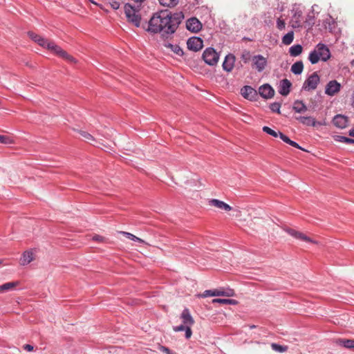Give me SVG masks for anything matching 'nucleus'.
<instances>
[{"label": "nucleus", "mask_w": 354, "mask_h": 354, "mask_svg": "<svg viewBox=\"0 0 354 354\" xmlns=\"http://www.w3.org/2000/svg\"><path fill=\"white\" fill-rule=\"evenodd\" d=\"M28 36L35 42H37L38 39L41 37L33 32H28Z\"/></svg>", "instance_id": "49530a36"}, {"label": "nucleus", "mask_w": 354, "mask_h": 354, "mask_svg": "<svg viewBox=\"0 0 354 354\" xmlns=\"http://www.w3.org/2000/svg\"><path fill=\"white\" fill-rule=\"evenodd\" d=\"M102 239V237L99 235H95L93 236V240L101 241Z\"/></svg>", "instance_id": "3c124183"}, {"label": "nucleus", "mask_w": 354, "mask_h": 354, "mask_svg": "<svg viewBox=\"0 0 354 354\" xmlns=\"http://www.w3.org/2000/svg\"><path fill=\"white\" fill-rule=\"evenodd\" d=\"M281 104L279 102H273L270 105V109L272 112L280 113Z\"/></svg>", "instance_id": "e433bc0d"}, {"label": "nucleus", "mask_w": 354, "mask_h": 354, "mask_svg": "<svg viewBox=\"0 0 354 354\" xmlns=\"http://www.w3.org/2000/svg\"><path fill=\"white\" fill-rule=\"evenodd\" d=\"M292 18L290 20L291 26L293 28H297L301 26L302 11L299 8H292L291 10Z\"/></svg>", "instance_id": "6e6552de"}, {"label": "nucleus", "mask_w": 354, "mask_h": 354, "mask_svg": "<svg viewBox=\"0 0 354 354\" xmlns=\"http://www.w3.org/2000/svg\"><path fill=\"white\" fill-rule=\"evenodd\" d=\"M186 27L192 32H197L202 28V24L197 18L192 17L187 21Z\"/></svg>", "instance_id": "4468645a"}, {"label": "nucleus", "mask_w": 354, "mask_h": 354, "mask_svg": "<svg viewBox=\"0 0 354 354\" xmlns=\"http://www.w3.org/2000/svg\"><path fill=\"white\" fill-rule=\"evenodd\" d=\"M14 142L13 140L7 136L0 135V143L5 145H11Z\"/></svg>", "instance_id": "473e14b6"}, {"label": "nucleus", "mask_w": 354, "mask_h": 354, "mask_svg": "<svg viewBox=\"0 0 354 354\" xmlns=\"http://www.w3.org/2000/svg\"><path fill=\"white\" fill-rule=\"evenodd\" d=\"M241 58L242 61L245 64H246V63L249 62L252 57V55H251V54H250V53L249 51H244L242 53Z\"/></svg>", "instance_id": "f704fd0d"}, {"label": "nucleus", "mask_w": 354, "mask_h": 354, "mask_svg": "<svg viewBox=\"0 0 354 354\" xmlns=\"http://www.w3.org/2000/svg\"><path fill=\"white\" fill-rule=\"evenodd\" d=\"M346 144H354V139L348 138Z\"/></svg>", "instance_id": "5fc2aeb1"}, {"label": "nucleus", "mask_w": 354, "mask_h": 354, "mask_svg": "<svg viewBox=\"0 0 354 354\" xmlns=\"http://www.w3.org/2000/svg\"><path fill=\"white\" fill-rule=\"evenodd\" d=\"M348 138L343 136H336L335 137V140L340 142L347 143Z\"/></svg>", "instance_id": "a19ab883"}, {"label": "nucleus", "mask_w": 354, "mask_h": 354, "mask_svg": "<svg viewBox=\"0 0 354 354\" xmlns=\"http://www.w3.org/2000/svg\"><path fill=\"white\" fill-rule=\"evenodd\" d=\"M294 39V32L290 31L282 37V43L285 45H290Z\"/></svg>", "instance_id": "cd10ccee"}, {"label": "nucleus", "mask_w": 354, "mask_h": 354, "mask_svg": "<svg viewBox=\"0 0 354 354\" xmlns=\"http://www.w3.org/2000/svg\"><path fill=\"white\" fill-rule=\"evenodd\" d=\"M271 348L273 351L279 353H283L287 350V346H281L276 343H272Z\"/></svg>", "instance_id": "2f4dec72"}, {"label": "nucleus", "mask_w": 354, "mask_h": 354, "mask_svg": "<svg viewBox=\"0 0 354 354\" xmlns=\"http://www.w3.org/2000/svg\"><path fill=\"white\" fill-rule=\"evenodd\" d=\"M159 3L164 6L174 7L176 6L179 0H158Z\"/></svg>", "instance_id": "7c9ffc66"}, {"label": "nucleus", "mask_w": 354, "mask_h": 354, "mask_svg": "<svg viewBox=\"0 0 354 354\" xmlns=\"http://www.w3.org/2000/svg\"><path fill=\"white\" fill-rule=\"evenodd\" d=\"M351 106L354 107V90L351 96Z\"/></svg>", "instance_id": "864d4df0"}, {"label": "nucleus", "mask_w": 354, "mask_h": 354, "mask_svg": "<svg viewBox=\"0 0 354 354\" xmlns=\"http://www.w3.org/2000/svg\"><path fill=\"white\" fill-rule=\"evenodd\" d=\"M263 131L274 138H277L279 136V132L275 131L274 130L272 129L271 128L267 126L263 127Z\"/></svg>", "instance_id": "72a5a7b5"}, {"label": "nucleus", "mask_w": 354, "mask_h": 354, "mask_svg": "<svg viewBox=\"0 0 354 354\" xmlns=\"http://www.w3.org/2000/svg\"><path fill=\"white\" fill-rule=\"evenodd\" d=\"M303 50V47L300 44H295L289 48V53L292 57H297L299 55Z\"/></svg>", "instance_id": "a878e982"}, {"label": "nucleus", "mask_w": 354, "mask_h": 354, "mask_svg": "<svg viewBox=\"0 0 354 354\" xmlns=\"http://www.w3.org/2000/svg\"><path fill=\"white\" fill-rule=\"evenodd\" d=\"M136 3H141L142 2H143L145 0H133Z\"/></svg>", "instance_id": "6e6d98bb"}, {"label": "nucleus", "mask_w": 354, "mask_h": 354, "mask_svg": "<svg viewBox=\"0 0 354 354\" xmlns=\"http://www.w3.org/2000/svg\"><path fill=\"white\" fill-rule=\"evenodd\" d=\"M235 62V56L232 54H228L225 56L223 62V68L227 72H230L234 68Z\"/></svg>", "instance_id": "f3484780"}, {"label": "nucleus", "mask_w": 354, "mask_h": 354, "mask_svg": "<svg viewBox=\"0 0 354 354\" xmlns=\"http://www.w3.org/2000/svg\"><path fill=\"white\" fill-rule=\"evenodd\" d=\"M234 295V292L232 289H228L227 291L223 290V295L222 296L232 297Z\"/></svg>", "instance_id": "de8ad7c7"}, {"label": "nucleus", "mask_w": 354, "mask_h": 354, "mask_svg": "<svg viewBox=\"0 0 354 354\" xmlns=\"http://www.w3.org/2000/svg\"><path fill=\"white\" fill-rule=\"evenodd\" d=\"M296 120L301 122L302 124L308 127H316L317 125H323L324 124L321 122H317L315 119L311 116H299L296 117Z\"/></svg>", "instance_id": "f8f14e48"}, {"label": "nucleus", "mask_w": 354, "mask_h": 354, "mask_svg": "<svg viewBox=\"0 0 354 354\" xmlns=\"http://www.w3.org/2000/svg\"><path fill=\"white\" fill-rule=\"evenodd\" d=\"M276 26L279 30H283L286 26L285 21L281 18H278L277 19Z\"/></svg>", "instance_id": "4c0bfd02"}, {"label": "nucleus", "mask_w": 354, "mask_h": 354, "mask_svg": "<svg viewBox=\"0 0 354 354\" xmlns=\"http://www.w3.org/2000/svg\"><path fill=\"white\" fill-rule=\"evenodd\" d=\"M183 324L187 326H192L194 323V319L192 318L188 308H185L180 315Z\"/></svg>", "instance_id": "aec40b11"}, {"label": "nucleus", "mask_w": 354, "mask_h": 354, "mask_svg": "<svg viewBox=\"0 0 354 354\" xmlns=\"http://www.w3.org/2000/svg\"><path fill=\"white\" fill-rule=\"evenodd\" d=\"M167 46L178 56H182L184 53L183 49L177 44H169Z\"/></svg>", "instance_id": "c756f323"}, {"label": "nucleus", "mask_w": 354, "mask_h": 354, "mask_svg": "<svg viewBox=\"0 0 354 354\" xmlns=\"http://www.w3.org/2000/svg\"><path fill=\"white\" fill-rule=\"evenodd\" d=\"M202 58L207 64L209 66H215L218 62L219 54L214 48L209 47L204 50L202 55Z\"/></svg>", "instance_id": "39448f33"}, {"label": "nucleus", "mask_w": 354, "mask_h": 354, "mask_svg": "<svg viewBox=\"0 0 354 354\" xmlns=\"http://www.w3.org/2000/svg\"><path fill=\"white\" fill-rule=\"evenodd\" d=\"M253 66L257 68L259 72L263 71L267 64L266 59L261 55H254L252 58Z\"/></svg>", "instance_id": "9b49d317"}, {"label": "nucleus", "mask_w": 354, "mask_h": 354, "mask_svg": "<svg viewBox=\"0 0 354 354\" xmlns=\"http://www.w3.org/2000/svg\"><path fill=\"white\" fill-rule=\"evenodd\" d=\"M335 342L337 345L346 348L354 349V339H353L339 338L336 339Z\"/></svg>", "instance_id": "412c9836"}, {"label": "nucleus", "mask_w": 354, "mask_h": 354, "mask_svg": "<svg viewBox=\"0 0 354 354\" xmlns=\"http://www.w3.org/2000/svg\"><path fill=\"white\" fill-rule=\"evenodd\" d=\"M212 302L223 305H236L237 304V301L232 299H214Z\"/></svg>", "instance_id": "bb28decb"}, {"label": "nucleus", "mask_w": 354, "mask_h": 354, "mask_svg": "<svg viewBox=\"0 0 354 354\" xmlns=\"http://www.w3.org/2000/svg\"><path fill=\"white\" fill-rule=\"evenodd\" d=\"M292 109L296 113H302L307 111V106L303 101L297 100L294 102Z\"/></svg>", "instance_id": "5701e85b"}, {"label": "nucleus", "mask_w": 354, "mask_h": 354, "mask_svg": "<svg viewBox=\"0 0 354 354\" xmlns=\"http://www.w3.org/2000/svg\"><path fill=\"white\" fill-rule=\"evenodd\" d=\"M184 15L182 12L171 14L169 10H161L155 13L149 21L147 30L149 32H160L163 36L174 33Z\"/></svg>", "instance_id": "f257e3e1"}, {"label": "nucleus", "mask_w": 354, "mask_h": 354, "mask_svg": "<svg viewBox=\"0 0 354 354\" xmlns=\"http://www.w3.org/2000/svg\"><path fill=\"white\" fill-rule=\"evenodd\" d=\"M37 43L43 47H45L48 48V50L54 52L56 55L59 56L60 57H62L63 59L70 62H74L75 59L68 55L65 50L62 49L61 47L56 45L53 41H50L45 38L40 37Z\"/></svg>", "instance_id": "7ed1b4c3"}, {"label": "nucleus", "mask_w": 354, "mask_h": 354, "mask_svg": "<svg viewBox=\"0 0 354 354\" xmlns=\"http://www.w3.org/2000/svg\"><path fill=\"white\" fill-rule=\"evenodd\" d=\"M255 328H256V326H255V325H251V326H250V329Z\"/></svg>", "instance_id": "4d7b16f0"}, {"label": "nucleus", "mask_w": 354, "mask_h": 354, "mask_svg": "<svg viewBox=\"0 0 354 354\" xmlns=\"http://www.w3.org/2000/svg\"><path fill=\"white\" fill-rule=\"evenodd\" d=\"M80 133L82 136V138H84L86 141H91V140H94L92 135H91L90 133H88L86 131H80Z\"/></svg>", "instance_id": "58836bf2"}, {"label": "nucleus", "mask_w": 354, "mask_h": 354, "mask_svg": "<svg viewBox=\"0 0 354 354\" xmlns=\"http://www.w3.org/2000/svg\"><path fill=\"white\" fill-rule=\"evenodd\" d=\"M127 238H129V239L132 240V241H137V242H139V243H142L143 242V240L137 237L136 236L129 233V232H122Z\"/></svg>", "instance_id": "c9c22d12"}, {"label": "nucleus", "mask_w": 354, "mask_h": 354, "mask_svg": "<svg viewBox=\"0 0 354 354\" xmlns=\"http://www.w3.org/2000/svg\"><path fill=\"white\" fill-rule=\"evenodd\" d=\"M292 83L287 79L282 80L278 87V92L283 96H287L290 91Z\"/></svg>", "instance_id": "dca6fc26"}, {"label": "nucleus", "mask_w": 354, "mask_h": 354, "mask_svg": "<svg viewBox=\"0 0 354 354\" xmlns=\"http://www.w3.org/2000/svg\"><path fill=\"white\" fill-rule=\"evenodd\" d=\"M209 204L210 205L214 206L220 209L225 210L226 212H229L232 209V207L225 202L220 201L218 199H212L209 201Z\"/></svg>", "instance_id": "6ab92c4d"}, {"label": "nucleus", "mask_w": 354, "mask_h": 354, "mask_svg": "<svg viewBox=\"0 0 354 354\" xmlns=\"http://www.w3.org/2000/svg\"><path fill=\"white\" fill-rule=\"evenodd\" d=\"M186 328H187V325H185L183 324H181L180 326H174V330L176 331V332L185 331V330Z\"/></svg>", "instance_id": "c03bdc74"}, {"label": "nucleus", "mask_w": 354, "mask_h": 354, "mask_svg": "<svg viewBox=\"0 0 354 354\" xmlns=\"http://www.w3.org/2000/svg\"><path fill=\"white\" fill-rule=\"evenodd\" d=\"M241 93L242 96L248 100H252L257 95V91L250 86H244L241 90Z\"/></svg>", "instance_id": "a211bd4d"}, {"label": "nucleus", "mask_w": 354, "mask_h": 354, "mask_svg": "<svg viewBox=\"0 0 354 354\" xmlns=\"http://www.w3.org/2000/svg\"><path fill=\"white\" fill-rule=\"evenodd\" d=\"M158 349L163 352V353H165L166 354H177L176 353L171 351L169 348L165 346H162V345H159L158 346Z\"/></svg>", "instance_id": "ea45409f"}, {"label": "nucleus", "mask_w": 354, "mask_h": 354, "mask_svg": "<svg viewBox=\"0 0 354 354\" xmlns=\"http://www.w3.org/2000/svg\"><path fill=\"white\" fill-rule=\"evenodd\" d=\"M109 4H110L111 7L113 10H118L120 8V3L118 1H115V0H111L109 2Z\"/></svg>", "instance_id": "37998d69"}, {"label": "nucleus", "mask_w": 354, "mask_h": 354, "mask_svg": "<svg viewBox=\"0 0 354 354\" xmlns=\"http://www.w3.org/2000/svg\"><path fill=\"white\" fill-rule=\"evenodd\" d=\"M33 259V253L31 251H25L20 259V263L22 266L28 265Z\"/></svg>", "instance_id": "4be33fe9"}, {"label": "nucleus", "mask_w": 354, "mask_h": 354, "mask_svg": "<svg viewBox=\"0 0 354 354\" xmlns=\"http://www.w3.org/2000/svg\"><path fill=\"white\" fill-rule=\"evenodd\" d=\"M278 136H279V138L286 143L288 144L289 142H290V139L287 136H286L285 134L280 131H279Z\"/></svg>", "instance_id": "79ce46f5"}, {"label": "nucleus", "mask_w": 354, "mask_h": 354, "mask_svg": "<svg viewBox=\"0 0 354 354\" xmlns=\"http://www.w3.org/2000/svg\"><path fill=\"white\" fill-rule=\"evenodd\" d=\"M23 348L24 350H26L28 352H31L33 351L34 347L30 344H24L23 346Z\"/></svg>", "instance_id": "09e8293b"}, {"label": "nucleus", "mask_w": 354, "mask_h": 354, "mask_svg": "<svg viewBox=\"0 0 354 354\" xmlns=\"http://www.w3.org/2000/svg\"><path fill=\"white\" fill-rule=\"evenodd\" d=\"M19 284L18 281H12L6 283L0 286V293L8 292L15 288Z\"/></svg>", "instance_id": "393cba45"}, {"label": "nucleus", "mask_w": 354, "mask_h": 354, "mask_svg": "<svg viewBox=\"0 0 354 354\" xmlns=\"http://www.w3.org/2000/svg\"><path fill=\"white\" fill-rule=\"evenodd\" d=\"M341 88V84L336 80L330 81L326 86L325 93L329 96H333L337 93Z\"/></svg>", "instance_id": "9d476101"}, {"label": "nucleus", "mask_w": 354, "mask_h": 354, "mask_svg": "<svg viewBox=\"0 0 354 354\" xmlns=\"http://www.w3.org/2000/svg\"><path fill=\"white\" fill-rule=\"evenodd\" d=\"M223 295V290H205L203 294V297H216V296H222Z\"/></svg>", "instance_id": "c85d7f7f"}, {"label": "nucleus", "mask_w": 354, "mask_h": 354, "mask_svg": "<svg viewBox=\"0 0 354 354\" xmlns=\"http://www.w3.org/2000/svg\"><path fill=\"white\" fill-rule=\"evenodd\" d=\"M259 93L262 97L270 99L274 96V90L270 84H265L259 87Z\"/></svg>", "instance_id": "2eb2a0df"}, {"label": "nucleus", "mask_w": 354, "mask_h": 354, "mask_svg": "<svg viewBox=\"0 0 354 354\" xmlns=\"http://www.w3.org/2000/svg\"><path fill=\"white\" fill-rule=\"evenodd\" d=\"M288 145H290V146L293 147H295L297 149H303L295 141H292L290 140V142L288 143Z\"/></svg>", "instance_id": "8fccbe9b"}, {"label": "nucleus", "mask_w": 354, "mask_h": 354, "mask_svg": "<svg viewBox=\"0 0 354 354\" xmlns=\"http://www.w3.org/2000/svg\"><path fill=\"white\" fill-rule=\"evenodd\" d=\"M348 135L354 138V128L348 131Z\"/></svg>", "instance_id": "603ef678"}, {"label": "nucleus", "mask_w": 354, "mask_h": 354, "mask_svg": "<svg viewBox=\"0 0 354 354\" xmlns=\"http://www.w3.org/2000/svg\"><path fill=\"white\" fill-rule=\"evenodd\" d=\"M330 57V52L326 45L319 43L308 56V59L312 64H317L319 60L326 62Z\"/></svg>", "instance_id": "f03ea898"}, {"label": "nucleus", "mask_w": 354, "mask_h": 354, "mask_svg": "<svg viewBox=\"0 0 354 354\" xmlns=\"http://www.w3.org/2000/svg\"><path fill=\"white\" fill-rule=\"evenodd\" d=\"M284 230L288 234H290V236H293L294 238H295L297 239H299V240L304 241L307 243H317L316 241L312 240L310 237L307 236L306 234H304L300 232L296 231L294 229L286 227V228H284Z\"/></svg>", "instance_id": "1a4fd4ad"}, {"label": "nucleus", "mask_w": 354, "mask_h": 354, "mask_svg": "<svg viewBox=\"0 0 354 354\" xmlns=\"http://www.w3.org/2000/svg\"><path fill=\"white\" fill-rule=\"evenodd\" d=\"M124 8L127 21L136 27H140L141 21L140 6H133L130 3H126Z\"/></svg>", "instance_id": "20e7f679"}, {"label": "nucleus", "mask_w": 354, "mask_h": 354, "mask_svg": "<svg viewBox=\"0 0 354 354\" xmlns=\"http://www.w3.org/2000/svg\"><path fill=\"white\" fill-rule=\"evenodd\" d=\"M319 82V76L317 72H314L305 80L302 86V89L306 91L315 90L317 88Z\"/></svg>", "instance_id": "423d86ee"}, {"label": "nucleus", "mask_w": 354, "mask_h": 354, "mask_svg": "<svg viewBox=\"0 0 354 354\" xmlns=\"http://www.w3.org/2000/svg\"><path fill=\"white\" fill-rule=\"evenodd\" d=\"M187 48L189 50L197 52L203 46V41L198 37H192L187 39Z\"/></svg>", "instance_id": "0eeeda50"}, {"label": "nucleus", "mask_w": 354, "mask_h": 354, "mask_svg": "<svg viewBox=\"0 0 354 354\" xmlns=\"http://www.w3.org/2000/svg\"><path fill=\"white\" fill-rule=\"evenodd\" d=\"M304 70V64L301 61H297L291 66V72L295 75H300Z\"/></svg>", "instance_id": "b1692460"}, {"label": "nucleus", "mask_w": 354, "mask_h": 354, "mask_svg": "<svg viewBox=\"0 0 354 354\" xmlns=\"http://www.w3.org/2000/svg\"><path fill=\"white\" fill-rule=\"evenodd\" d=\"M191 326H187V328L185 330L186 339H189L192 335Z\"/></svg>", "instance_id": "a18cd8bd"}, {"label": "nucleus", "mask_w": 354, "mask_h": 354, "mask_svg": "<svg viewBox=\"0 0 354 354\" xmlns=\"http://www.w3.org/2000/svg\"><path fill=\"white\" fill-rule=\"evenodd\" d=\"M333 124L338 129H345L348 126V117L344 115L337 114L333 118Z\"/></svg>", "instance_id": "ddd939ff"}]
</instances>
